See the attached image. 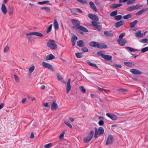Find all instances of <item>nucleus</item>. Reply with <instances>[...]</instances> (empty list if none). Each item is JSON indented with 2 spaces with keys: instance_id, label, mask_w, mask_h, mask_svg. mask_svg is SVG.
Wrapping results in <instances>:
<instances>
[{
  "instance_id": "nucleus-61",
  "label": "nucleus",
  "mask_w": 148,
  "mask_h": 148,
  "mask_svg": "<svg viewBox=\"0 0 148 148\" xmlns=\"http://www.w3.org/2000/svg\"><path fill=\"white\" fill-rule=\"evenodd\" d=\"M34 136L33 133H32L31 134L30 138H34Z\"/></svg>"
},
{
  "instance_id": "nucleus-47",
  "label": "nucleus",
  "mask_w": 148,
  "mask_h": 148,
  "mask_svg": "<svg viewBox=\"0 0 148 148\" xmlns=\"http://www.w3.org/2000/svg\"><path fill=\"white\" fill-rule=\"evenodd\" d=\"M9 49V47L8 46V45H6L4 48V52H8Z\"/></svg>"
},
{
  "instance_id": "nucleus-42",
  "label": "nucleus",
  "mask_w": 148,
  "mask_h": 148,
  "mask_svg": "<svg viewBox=\"0 0 148 148\" xmlns=\"http://www.w3.org/2000/svg\"><path fill=\"white\" fill-rule=\"evenodd\" d=\"M49 2V1H44L42 2H38L37 3L38 4L42 5L44 4H46L48 3Z\"/></svg>"
},
{
  "instance_id": "nucleus-14",
  "label": "nucleus",
  "mask_w": 148,
  "mask_h": 148,
  "mask_svg": "<svg viewBox=\"0 0 148 148\" xmlns=\"http://www.w3.org/2000/svg\"><path fill=\"white\" fill-rule=\"evenodd\" d=\"M106 115L113 120H115L117 118L116 116L113 114H110L109 113H107L106 114Z\"/></svg>"
},
{
  "instance_id": "nucleus-59",
  "label": "nucleus",
  "mask_w": 148,
  "mask_h": 148,
  "mask_svg": "<svg viewBox=\"0 0 148 148\" xmlns=\"http://www.w3.org/2000/svg\"><path fill=\"white\" fill-rule=\"evenodd\" d=\"M133 3V2L131 0H129L127 2V5Z\"/></svg>"
},
{
  "instance_id": "nucleus-2",
  "label": "nucleus",
  "mask_w": 148,
  "mask_h": 148,
  "mask_svg": "<svg viewBox=\"0 0 148 148\" xmlns=\"http://www.w3.org/2000/svg\"><path fill=\"white\" fill-rule=\"evenodd\" d=\"M47 45L48 47L53 50L55 49L57 47V45L55 41L52 40H51L48 42Z\"/></svg>"
},
{
  "instance_id": "nucleus-7",
  "label": "nucleus",
  "mask_w": 148,
  "mask_h": 148,
  "mask_svg": "<svg viewBox=\"0 0 148 148\" xmlns=\"http://www.w3.org/2000/svg\"><path fill=\"white\" fill-rule=\"evenodd\" d=\"M114 141L113 136L111 135H109L106 142V144L107 145H110Z\"/></svg>"
},
{
  "instance_id": "nucleus-39",
  "label": "nucleus",
  "mask_w": 148,
  "mask_h": 148,
  "mask_svg": "<svg viewBox=\"0 0 148 148\" xmlns=\"http://www.w3.org/2000/svg\"><path fill=\"white\" fill-rule=\"evenodd\" d=\"M97 54L99 56H101L102 58H103L105 55L104 54V52L103 51H99L97 52Z\"/></svg>"
},
{
  "instance_id": "nucleus-6",
  "label": "nucleus",
  "mask_w": 148,
  "mask_h": 148,
  "mask_svg": "<svg viewBox=\"0 0 148 148\" xmlns=\"http://www.w3.org/2000/svg\"><path fill=\"white\" fill-rule=\"evenodd\" d=\"M42 66L46 68H48L53 71H54V69L53 66L50 64L43 62H42Z\"/></svg>"
},
{
  "instance_id": "nucleus-45",
  "label": "nucleus",
  "mask_w": 148,
  "mask_h": 148,
  "mask_svg": "<svg viewBox=\"0 0 148 148\" xmlns=\"http://www.w3.org/2000/svg\"><path fill=\"white\" fill-rule=\"evenodd\" d=\"M117 10L114 11L111 13L110 15L111 16H114L117 14Z\"/></svg>"
},
{
  "instance_id": "nucleus-60",
  "label": "nucleus",
  "mask_w": 148,
  "mask_h": 148,
  "mask_svg": "<svg viewBox=\"0 0 148 148\" xmlns=\"http://www.w3.org/2000/svg\"><path fill=\"white\" fill-rule=\"evenodd\" d=\"M43 105L44 106L46 107H49V105L48 103L47 102H46L44 103L43 104Z\"/></svg>"
},
{
  "instance_id": "nucleus-13",
  "label": "nucleus",
  "mask_w": 148,
  "mask_h": 148,
  "mask_svg": "<svg viewBox=\"0 0 148 148\" xmlns=\"http://www.w3.org/2000/svg\"><path fill=\"white\" fill-rule=\"evenodd\" d=\"M117 41L119 44L122 46H124L127 42V40L125 39H119Z\"/></svg>"
},
{
  "instance_id": "nucleus-55",
  "label": "nucleus",
  "mask_w": 148,
  "mask_h": 148,
  "mask_svg": "<svg viewBox=\"0 0 148 148\" xmlns=\"http://www.w3.org/2000/svg\"><path fill=\"white\" fill-rule=\"evenodd\" d=\"M125 33H122L119 36V39H121L125 36Z\"/></svg>"
},
{
  "instance_id": "nucleus-25",
  "label": "nucleus",
  "mask_w": 148,
  "mask_h": 148,
  "mask_svg": "<svg viewBox=\"0 0 148 148\" xmlns=\"http://www.w3.org/2000/svg\"><path fill=\"white\" fill-rule=\"evenodd\" d=\"M112 58V57L111 56L105 54L104 56L103 57V58L106 60H111Z\"/></svg>"
},
{
  "instance_id": "nucleus-8",
  "label": "nucleus",
  "mask_w": 148,
  "mask_h": 148,
  "mask_svg": "<svg viewBox=\"0 0 148 148\" xmlns=\"http://www.w3.org/2000/svg\"><path fill=\"white\" fill-rule=\"evenodd\" d=\"M8 0H3V3L2 4L1 7V10L4 14H5L7 13V8L5 4L7 2Z\"/></svg>"
},
{
  "instance_id": "nucleus-53",
  "label": "nucleus",
  "mask_w": 148,
  "mask_h": 148,
  "mask_svg": "<svg viewBox=\"0 0 148 148\" xmlns=\"http://www.w3.org/2000/svg\"><path fill=\"white\" fill-rule=\"evenodd\" d=\"M82 51L83 52H87L88 51V49L86 47H84L82 48Z\"/></svg>"
},
{
  "instance_id": "nucleus-16",
  "label": "nucleus",
  "mask_w": 148,
  "mask_h": 148,
  "mask_svg": "<svg viewBox=\"0 0 148 148\" xmlns=\"http://www.w3.org/2000/svg\"><path fill=\"white\" fill-rule=\"evenodd\" d=\"M89 5L90 8L92 10L95 12H96L97 11V8L93 2L92 1L90 2H89Z\"/></svg>"
},
{
  "instance_id": "nucleus-57",
  "label": "nucleus",
  "mask_w": 148,
  "mask_h": 148,
  "mask_svg": "<svg viewBox=\"0 0 148 148\" xmlns=\"http://www.w3.org/2000/svg\"><path fill=\"white\" fill-rule=\"evenodd\" d=\"M98 124L100 125H102L104 124V122L102 120H100Z\"/></svg>"
},
{
  "instance_id": "nucleus-35",
  "label": "nucleus",
  "mask_w": 148,
  "mask_h": 148,
  "mask_svg": "<svg viewBox=\"0 0 148 148\" xmlns=\"http://www.w3.org/2000/svg\"><path fill=\"white\" fill-rule=\"evenodd\" d=\"M135 10L139 9L143 7V5L140 4H137L134 6Z\"/></svg>"
},
{
  "instance_id": "nucleus-54",
  "label": "nucleus",
  "mask_w": 148,
  "mask_h": 148,
  "mask_svg": "<svg viewBox=\"0 0 148 148\" xmlns=\"http://www.w3.org/2000/svg\"><path fill=\"white\" fill-rule=\"evenodd\" d=\"M147 40H148L147 39V38H145V39L140 40V42H142L143 43H146V42H147Z\"/></svg>"
},
{
  "instance_id": "nucleus-41",
  "label": "nucleus",
  "mask_w": 148,
  "mask_h": 148,
  "mask_svg": "<svg viewBox=\"0 0 148 148\" xmlns=\"http://www.w3.org/2000/svg\"><path fill=\"white\" fill-rule=\"evenodd\" d=\"M122 18V16L121 15H118L115 16L114 18L116 20L118 21L121 19Z\"/></svg>"
},
{
  "instance_id": "nucleus-4",
  "label": "nucleus",
  "mask_w": 148,
  "mask_h": 148,
  "mask_svg": "<svg viewBox=\"0 0 148 148\" xmlns=\"http://www.w3.org/2000/svg\"><path fill=\"white\" fill-rule=\"evenodd\" d=\"M94 133V131L93 130L90 131L89 135L84 139V141L85 143H88L90 141L93 136Z\"/></svg>"
},
{
  "instance_id": "nucleus-15",
  "label": "nucleus",
  "mask_w": 148,
  "mask_h": 148,
  "mask_svg": "<svg viewBox=\"0 0 148 148\" xmlns=\"http://www.w3.org/2000/svg\"><path fill=\"white\" fill-rule=\"evenodd\" d=\"M55 56L52 54H50L47 55L45 58V59L46 60H51L54 59Z\"/></svg>"
},
{
  "instance_id": "nucleus-11",
  "label": "nucleus",
  "mask_w": 148,
  "mask_h": 148,
  "mask_svg": "<svg viewBox=\"0 0 148 148\" xmlns=\"http://www.w3.org/2000/svg\"><path fill=\"white\" fill-rule=\"evenodd\" d=\"M130 71L132 73L135 75H139L142 74V72L136 69H132L130 70Z\"/></svg>"
},
{
  "instance_id": "nucleus-29",
  "label": "nucleus",
  "mask_w": 148,
  "mask_h": 148,
  "mask_svg": "<svg viewBox=\"0 0 148 148\" xmlns=\"http://www.w3.org/2000/svg\"><path fill=\"white\" fill-rule=\"evenodd\" d=\"M126 49H128L130 51V52H135L136 51H138V50L136 49H134L130 47H126Z\"/></svg>"
},
{
  "instance_id": "nucleus-21",
  "label": "nucleus",
  "mask_w": 148,
  "mask_h": 148,
  "mask_svg": "<svg viewBox=\"0 0 148 148\" xmlns=\"http://www.w3.org/2000/svg\"><path fill=\"white\" fill-rule=\"evenodd\" d=\"M123 24V21H120L115 23L114 24V25L116 27H119L120 26L122 25Z\"/></svg>"
},
{
  "instance_id": "nucleus-56",
  "label": "nucleus",
  "mask_w": 148,
  "mask_h": 148,
  "mask_svg": "<svg viewBox=\"0 0 148 148\" xmlns=\"http://www.w3.org/2000/svg\"><path fill=\"white\" fill-rule=\"evenodd\" d=\"M112 66H116L117 67L121 68V67L122 66L121 65H117L116 64H114L112 65Z\"/></svg>"
},
{
  "instance_id": "nucleus-31",
  "label": "nucleus",
  "mask_w": 148,
  "mask_h": 148,
  "mask_svg": "<svg viewBox=\"0 0 148 148\" xmlns=\"http://www.w3.org/2000/svg\"><path fill=\"white\" fill-rule=\"evenodd\" d=\"M57 79L61 81V82H62L63 81V79L62 77L60 76V75L59 73H58L57 74Z\"/></svg>"
},
{
  "instance_id": "nucleus-64",
  "label": "nucleus",
  "mask_w": 148,
  "mask_h": 148,
  "mask_svg": "<svg viewBox=\"0 0 148 148\" xmlns=\"http://www.w3.org/2000/svg\"><path fill=\"white\" fill-rule=\"evenodd\" d=\"M69 119H70V121H71L73 122L74 121V119L71 117H69Z\"/></svg>"
},
{
  "instance_id": "nucleus-49",
  "label": "nucleus",
  "mask_w": 148,
  "mask_h": 148,
  "mask_svg": "<svg viewBox=\"0 0 148 148\" xmlns=\"http://www.w3.org/2000/svg\"><path fill=\"white\" fill-rule=\"evenodd\" d=\"M14 79L15 81L18 83L19 82V79L18 78V77L17 76H16L15 75H14Z\"/></svg>"
},
{
  "instance_id": "nucleus-36",
  "label": "nucleus",
  "mask_w": 148,
  "mask_h": 148,
  "mask_svg": "<svg viewBox=\"0 0 148 148\" xmlns=\"http://www.w3.org/2000/svg\"><path fill=\"white\" fill-rule=\"evenodd\" d=\"M121 4H113L111 8H115L119 7L122 5Z\"/></svg>"
},
{
  "instance_id": "nucleus-62",
  "label": "nucleus",
  "mask_w": 148,
  "mask_h": 148,
  "mask_svg": "<svg viewBox=\"0 0 148 148\" xmlns=\"http://www.w3.org/2000/svg\"><path fill=\"white\" fill-rule=\"evenodd\" d=\"M70 82H71V79L69 78L68 79L67 81V85H70Z\"/></svg>"
},
{
  "instance_id": "nucleus-33",
  "label": "nucleus",
  "mask_w": 148,
  "mask_h": 148,
  "mask_svg": "<svg viewBox=\"0 0 148 148\" xmlns=\"http://www.w3.org/2000/svg\"><path fill=\"white\" fill-rule=\"evenodd\" d=\"M135 8L134 5L129 7L127 9V10L128 11H132L135 10Z\"/></svg>"
},
{
  "instance_id": "nucleus-51",
  "label": "nucleus",
  "mask_w": 148,
  "mask_h": 148,
  "mask_svg": "<svg viewBox=\"0 0 148 148\" xmlns=\"http://www.w3.org/2000/svg\"><path fill=\"white\" fill-rule=\"evenodd\" d=\"M65 134V132H63L59 136V138L60 139H62L64 137Z\"/></svg>"
},
{
  "instance_id": "nucleus-24",
  "label": "nucleus",
  "mask_w": 148,
  "mask_h": 148,
  "mask_svg": "<svg viewBox=\"0 0 148 148\" xmlns=\"http://www.w3.org/2000/svg\"><path fill=\"white\" fill-rule=\"evenodd\" d=\"M104 34L108 37H112L113 35V34L112 33L109 31L104 32Z\"/></svg>"
},
{
  "instance_id": "nucleus-34",
  "label": "nucleus",
  "mask_w": 148,
  "mask_h": 148,
  "mask_svg": "<svg viewBox=\"0 0 148 148\" xmlns=\"http://www.w3.org/2000/svg\"><path fill=\"white\" fill-rule=\"evenodd\" d=\"M71 86L70 85H66V93H68L70 91L71 89Z\"/></svg>"
},
{
  "instance_id": "nucleus-1",
  "label": "nucleus",
  "mask_w": 148,
  "mask_h": 148,
  "mask_svg": "<svg viewBox=\"0 0 148 148\" xmlns=\"http://www.w3.org/2000/svg\"><path fill=\"white\" fill-rule=\"evenodd\" d=\"M71 22L73 25L72 26L73 28L79 29L86 32H88V30L85 27L80 25V23L79 21L73 19L72 20Z\"/></svg>"
},
{
  "instance_id": "nucleus-9",
  "label": "nucleus",
  "mask_w": 148,
  "mask_h": 148,
  "mask_svg": "<svg viewBox=\"0 0 148 148\" xmlns=\"http://www.w3.org/2000/svg\"><path fill=\"white\" fill-rule=\"evenodd\" d=\"M27 36L31 35H34L40 37H42L43 36V34L42 33L37 32H33L27 33L26 34Z\"/></svg>"
},
{
  "instance_id": "nucleus-26",
  "label": "nucleus",
  "mask_w": 148,
  "mask_h": 148,
  "mask_svg": "<svg viewBox=\"0 0 148 148\" xmlns=\"http://www.w3.org/2000/svg\"><path fill=\"white\" fill-rule=\"evenodd\" d=\"M86 63H87L88 64H89L90 66L93 67H95L96 68H97V66L94 63H91L89 60H86Z\"/></svg>"
},
{
  "instance_id": "nucleus-32",
  "label": "nucleus",
  "mask_w": 148,
  "mask_h": 148,
  "mask_svg": "<svg viewBox=\"0 0 148 148\" xmlns=\"http://www.w3.org/2000/svg\"><path fill=\"white\" fill-rule=\"evenodd\" d=\"M34 69L35 66L34 65L30 67L29 69V73H31L33 72V71L34 70Z\"/></svg>"
},
{
  "instance_id": "nucleus-30",
  "label": "nucleus",
  "mask_w": 148,
  "mask_h": 148,
  "mask_svg": "<svg viewBox=\"0 0 148 148\" xmlns=\"http://www.w3.org/2000/svg\"><path fill=\"white\" fill-rule=\"evenodd\" d=\"M138 21L137 20H135L133 22L131 23L130 25V27L132 28L134 27L135 25L137 23Z\"/></svg>"
},
{
  "instance_id": "nucleus-23",
  "label": "nucleus",
  "mask_w": 148,
  "mask_h": 148,
  "mask_svg": "<svg viewBox=\"0 0 148 148\" xmlns=\"http://www.w3.org/2000/svg\"><path fill=\"white\" fill-rule=\"evenodd\" d=\"M77 45L79 47H82L84 46V42L82 40H80L77 42Z\"/></svg>"
},
{
  "instance_id": "nucleus-58",
  "label": "nucleus",
  "mask_w": 148,
  "mask_h": 148,
  "mask_svg": "<svg viewBox=\"0 0 148 148\" xmlns=\"http://www.w3.org/2000/svg\"><path fill=\"white\" fill-rule=\"evenodd\" d=\"M76 10L77 11L78 13H81L82 12V11L79 9L76 8Z\"/></svg>"
},
{
  "instance_id": "nucleus-43",
  "label": "nucleus",
  "mask_w": 148,
  "mask_h": 148,
  "mask_svg": "<svg viewBox=\"0 0 148 148\" xmlns=\"http://www.w3.org/2000/svg\"><path fill=\"white\" fill-rule=\"evenodd\" d=\"M148 51V47H146L142 49L141 50L142 53H145Z\"/></svg>"
},
{
  "instance_id": "nucleus-63",
  "label": "nucleus",
  "mask_w": 148,
  "mask_h": 148,
  "mask_svg": "<svg viewBox=\"0 0 148 148\" xmlns=\"http://www.w3.org/2000/svg\"><path fill=\"white\" fill-rule=\"evenodd\" d=\"M95 3L97 5H99V3L98 0H95Z\"/></svg>"
},
{
  "instance_id": "nucleus-37",
  "label": "nucleus",
  "mask_w": 148,
  "mask_h": 148,
  "mask_svg": "<svg viewBox=\"0 0 148 148\" xmlns=\"http://www.w3.org/2000/svg\"><path fill=\"white\" fill-rule=\"evenodd\" d=\"M52 143H49L45 145H44L43 147L45 148H50L52 146Z\"/></svg>"
},
{
  "instance_id": "nucleus-3",
  "label": "nucleus",
  "mask_w": 148,
  "mask_h": 148,
  "mask_svg": "<svg viewBox=\"0 0 148 148\" xmlns=\"http://www.w3.org/2000/svg\"><path fill=\"white\" fill-rule=\"evenodd\" d=\"M104 130L103 128L102 127H99L97 130L96 128L95 129V132L94 135L95 138H96L97 137L98 135H100L103 133Z\"/></svg>"
},
{
  "instance_id": "nucleus-17",
  "label": "nucleus",
  "mask_w": 148,
  "mask_h": 148,
  "mask_svg": "<svg viewBox=\"0 0 148 148\" xmlns=\"http://www.w3.org/2000/svg\"><path fill=\"white\" fill-rule=\"evenodd\" d=\"M107 47V45L104 43H98L97 48L99 49H106Z\"/></svg>"
},
{
  "instance_id": "nucleus-19",
  "label": "nucleus",
  "mask_w": 148,
  "mask_h": 148,
  "mask_svg": "<svg viewBox=\"0 0 148 148\" xmlns=\"http://www.w3.org/2000/svg\"><path fill=\"white\" fill-rule=\"evenodd\" d=\"M98 43L97 42L92 41L89 44V45L90 46L92 47H97Z\"/></svg>"
},
{
  "instance_id": "nucleus-27",
  "label": "nucleus",
  "mask_w": 148,
  "mask_h": 148,
  "mask_svg": "<svg viewBox=\"0 0 148 148\" xmlns=\"http://www.w3.org/2000/svg\"><path fill=\"white\" fill-rule=\"evenodd\" d=\"M135 35L136 37H141L143 36V34L141 31H139L135 34Z\"/></svg>"
},
{
  "instance_id": "nucleus-18",
  "label": "nucleus",
  "mask_w": 148,
  "mask_h": 148,
  "mask_svg": "<svg viewBox=\"0 0 148 148\" xmlns=\"http://www.w3.org/2000/svg\"><path fill=\"white\" fill-rule=\"evenodd\" d=\"M124 64L129 67H133L135 65V63L132 62H124Z\"/></svg>"
},
{
  "instance_id": "nucleus-52",
  "label": "nucleus",
  "mask_w": 148,
  "mask_h": 148,
  "mask_svg": "<svg viewBox=\"0 0 148 148\" xmlns=\"http://www.w3.org/2000/svg\"><path fill=\"white\" fill-rule=\"evenodd\" d=\"M118 90L121 92H123L124 94H125V93H124V92L127 91V90L122 88L118 89Z\"/></svg>"
},
{
  "instance_id": "nucleus-46",
  "label": "nucleus",
  "mask_w": 148,
  "mask_h": 148,
  "mask_svg": "<svg viewBox=\"0 0 148 148\" xmlns=\"http://www.w3.org/2000/svg\"><path fill=\"white\" fill-rule=\"evenodd\" d=\"M132 16L131 14H129L125 16L123 18L125 19H127L131 18Z\"/></svg>"
},
{
  "instance_id": "nucleus-44",
  "label": "nucleus",
  "mask_w": 148,
  "mask_h": 148,
  "mask_svg": "<svg viewBox=\"0 0 148 148\" xmlns=\"http://www.w3.org/2000/svg\"><path fill=\"white\" fill-rule=\"evenodd\" d=\"M77 39V37L75 35L73 34V37L71 39V41L75 42Z\"/></svg>"
},
{
  "instance_id": "nucleus-50",
  "label": "nucleus",
  "mask_w": 148,
  "mask_h": 148,
  "mask_svg": "<svg viewBox=\"0 0 148 148\" xmlns=\"http://www.w3.org/2000/svg\"><path fill=\"white\" fill-rule=\"evenodd\" d=\"M64 123L70 128H72V125L70 123H69L67 121H65Z\"/></svg>"
},
{
  "instance_id": "nucleus-20",
  "label": "nucleus",
  "mask_w": 148,
  "mask_h": 148,
  "mask_svg": "<svg viewBox=\"0 0 148 148\" xmlns=\"http://www.w3.org/2000/svg\"><path fill=\"white\" fill-rule=\"evenodd\" d=\"M147 10L146 9L143 8L136 12V13L135 15L136 16L140 15L142 14L144 12Z\"/></svg>"
},
{
  "instance_id": "nucleus-40",
  "label": "nucleus",
  "mask_w": 148,
  "mask_h": 148,
  "mask_svg": "<svg viewBox=\"0 0 148 148\" xmlns=\"http://www.w3.org/2000/svg\"><path fill=\"white\" fill-rule=\"evenodd\" d=\"M52 24H51L50 25H49V26L48 27V28L47 29V33H49L50 32H51V29H52Z\"/></svg>"
},
{
  "instance_id": "nucleus-28",
  "label": "nucleus",
  "mask_w": 148,
  "mask_h": 148,
  "mask_svg": "<svg viewBox=\"0 0 148 148\" xmlns=\"http://www.w3.org/2000/svg\"><path fill=\"white\" fill-rule=\"evenodd\" d=\"M41 9L45 10L47 12H50V8L48 7H42Z\"/></svg>"
},
{
  "instance_id": "nucleus-5",
  "label": "nucleus",
  "mask_w": 148,
  "mask_h": 148,
  "mask_svg": "<svg viewBox=\"0 0 148 148\" xmlns=\"http://www.w3.org/2000/svg\"><path fill=\"white\" fill-rule=\"evenodd\" d=\"M92 24L95 28V29L98 31H100L102 28V25L99 23H97L96 22L92 21Z\"/></svg>"
},
{
  "instance_id": "nucleus-38",
  "label": "nucleus",
  "mask_w": 148,
  "mask_h": 148,
  "mask_svg": "<svg viewBox=\"0 0 148 148\" xmlns=\"http://www.w3.org/2000/svg\"><path fill=\"white\" fill-rule=\"evenodd\" d=\"M75 55L78 58H80L82 56V54L81 53H75Z\"/></svg>"
},
{
  "instance_id": "nucleus-48",
  "label": "nucleus",
  "mask_w": 148,
  "mask_h": 148,
  "mask_svg": "<svg viewBox=\"0 0 148 148\" xmlns=\"http://www.w3.org/2000/svg\"><path fill=\"white\" fill-rule=\"evenodd\" d=\"M79 88L80 89L81 91L83 93H84L86 92V90L83 86H81L79 87Z\"/></svg>"
},
{
  "instance_id": "nucleus-10",
  "label": "nucleus",
  "mask_w": 148,
  "mask_h": 148,
  "mask_svg": "<svg viewBox=\"0 0 148 148\" xmlns=\"http://www.w3.org/2000/svg\"><path fill=\"white\" fill-rule=\"evenodd\" d=\"M88 16L90 18L95 21H97L99 20L98 17L95 15L89 14H88Z\"/></svg>"
},
{
  "instance_id": "nucleus-22",
  "label": "nucleus",
  "mask_w": 148,
  "mask_h": 148,
  "mask_svg": "<svg viewBox=\"0 0 148 148\" xmlns=\"http://www.w3.org/2000/svg\"><path fill=\"white\" fill-rule=\"evenodd\" d=\"M53 26L55 30H57L58 29L59 26L58 22L56 20H55L53 22Z\"/></svg>"
},
{
  "instance_id": "nucleus-12",
  "label": "nucleus",
  "mask_w": 148,
  "mask_h": 148,
  "mask_svg": "<svg viewBox=\"0 0 148 148\" xmlns=\"http://www.w3.org/2000/svg\"><path fill=\"white\" fill-rule=\"evenodd\" d=\"M56 102V101L55 100L51 104V109L52 111L55 110L58 107V105Z\"/></svg>"
}]
</instances>
